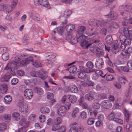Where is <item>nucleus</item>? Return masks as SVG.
Returning <instances> with one entry per match:
<instances>
[{
	"mask_svg": "<svg viewBox=\"0 0 132 132\" xmlns=\"http://www.w3.org/2000/svg\"><path fill=\"white\" fill-rule=\"evenodd\" d=\"M96 96L95 92L91 91L87 94H86L85 96V99L89 101H90L93 100Z\"/></svg>",
	"mask_w": 132,
	"mask_h": 132,
	"instance_id": "obj_11",
	"label": "nucleus"
},
{
	"mask_svg": "<svg viewBox=\"0 0 132 132\" xmlns=\"http://www.w3.org/2000/svg\"><path fill=\"white\" fill-rule=\"evenodd\" d=\"M86 65L88 68L90 69H92L94 66L93 63L91 61H88L86 63Z\"/></svg>",
	"mask_w": 132,
	"mask_h": 132,
	"instance_id": "obj_43",
	"label": "nucleus"
},
{
	"mask_svg": "<svg viewBox=\"0 0 132 132\" xmlns=\"http://www.w3.org/2000/svg\"><path fill=\"white\" fill-rule=\"evenodd\" d=\"M95 71V70L93 69L92 70H90V69H89L87 68H86L85 69H84V71L83 72L84 73H89L90 72H94Z\"/></svg>",
	"mask_w": 132,
	"mask_h": 132,
	"instance_id": "obj_56",
	"label": "nucleus"
},
{
	"mask_svg": "<svg viewBox=\"0 0 132 132\" xmlns=\"http://www.w3.org/2000/svg\"><path fill=\"white\" fill-rule=\"evenodd\" d=\"M65 36V39L68 40H70L72 38L71 34H66Z\"/></svg>",
	"mask_w": 132,
	"mask_h": 132,
	"instance_id": "obj_53",
	"label": "nucleus"
},
{
	"mask_svg": "<svg viewBox=\"0 0 132 132\" xmlns=\"http://www.w3.org/2000/svg\"><path fill=\"white\" fill-rule=\"evenodd\" d=\"M66 107L65 106H61L57 110V113L60 116H63L66 114L65 111Z\"/></svg>",
	"mask_w": 132,
	"mask_h": 132,
	"instance_id": "obj_13",
	"label": "nucleus"
},
{
	"mask_svg": "<svg viewBox=\"0 0 132 132\" xmlns=\"http://www.w3.org/2000/svg\"><path fill=\"white\" fill-rule=\"evenodd\" d=\"M7 128L6 124L5 123H0V130L3 131L6 130Z\"/></svg>",
	"mask_w": 132,
	"mask_h": 132,
	"instance_id": "obj_37",
	"label": "nucleus"
},
{
	"mask_svg": "<svg viewBox=\"0 0 132 132\" xmlns=\"http://www.w3.org/2000/svg\"><path fill=\"white\" fill-rule=\"evenodd\" d=\"M101 106L105 109H109L111 106V103L110 100H104L101 103Z\"/></svg>",
	"mask_w": 132,
	"mask_h": 132,
	"instance_id": "obj_14",
	"label": "nucleus"
},
{
	"mask_svg": "<svg viewBox=\"0 0 132 132\" xmlns=\"http://www.w3.org/2000/svg\"><path fill=\"white\" fill-rule=\"evenodd\" d=\"M46 60L47 61V63L48 66L49 67H51L54 64L53 61H54V60H50L48 58Z\"/></svg>",
	"mask_w": 132,
	"mask_h": 132,
	"instance_id": "obj_47",
	"label": "nucleus"
},
{
	"mask_svg": "<svg viewBox=\"0 0 132 132\" xmlns=\"http://www.w3.org/2000/svg\"><path fill=\"white\" fill-rule=\"evenodd\" d=\"M80 116L82 118L84 119L87 118V114L86 112L85 111H83L81 112Z\"/></svg>",
	"mask_w": 132,
	"mask_h": 132,
	"instance_id": "obj_49",
	"label": "nucleus"
},
{
	"mask_svg": "<svg viewBox=\"0 0 132 132\" xmlns=\"http://www.w3.org/2000/svg\"><path fill=\"white\" fill-rule=\"evenodd\" d=\"M126 46H127L124 43H121V44L120 45L119 49L121 51H124L125 50H124V49L125 48Z\"/></svg>",
	"mask_w": 132,
	"mask_h": 132,
	"instance_id": "obj_54",
	"label": "nucleus"
},
{
	"mask_svg": "<svg viewBox=\"0 0 132 132\" xmlns=\"http://www.w3.org/2000/svg\"><path fill=\"white\" fill-rule=\"evenodd\" d=\"M96 51L97 52L96 54V56H101L104 55V53L102 51L99 49H97Z\"/></svg>",
	"mask_w": 132,
	"mask_h": 132,
	"instance_id": "obj_44",
	"label": "nucleus"
},
{
	"mask_svg": "<svg viewBox=\"0 0 132 132\" xmlns=\"http://www.w3.org/2000/svg\"><path fill=\"white\" fill-rule=\"evenodd\" d=\"M99 42L100 40L98 39L95 40L93 39L90 40L88 42L85 40V41L81 43L80 45L82 47H85L86 48H87L88 47L92 44L94 43H98Z\"/></svg>",
	"mask_w": 132,
	"mask_h": 132,
	"instance_id": "obj_8",
	"label": "nucleus"
},
{
	"mask_svg": "<svg viewBox=\"0 0 132 132\" xmlns=\"http://www.w3.org/2000/svg\"><path fill=\"white\" fill-rule=\"evenodd\" d=\"M65 127L64 126H62L60 128H59L57 132H65Z\"/></svg>",
	"mask_w": 132,
	"mask_h": 132,
	"instance_id": "obj_58",
	"label": "nucleus"
},
{
	"mask_svg": "<svg viewBox=\"0 0 132 132\" xmlns=\"http://www.w3.org/2000/svg\"><path fill=\"white\" fill-rule=\"evenodd\" d=\"M33 59L32 56H30L27 58L26 60H23L21 62V63L23 65H25L28 64L29 63V61L32 62Z\"/></svg>",
	"mask_w": 132,
	"mask_h": 132,
	"instance_id": "obj_26",
	"label": "nucleus"
},
{
	"mask_svg": "<svg viewBox=\"0 0 132 132\" xmlns=\"http://www.w3.org/2000/svg\"><path fill=\"white\" fill-rule=\"evenodd\" d=\"M77 123L75 122L71 124L72 127L68 132H77L76 127L77 126Z\"/></svg>",
	"mask_w": 132,
	"mask_h": 132,
	"instance_id": "obj_34",
	"label": "nucleus"
},
{
	"mask_svg": "<svg viewBox=\"0 0 132 132\" xmlns=\"http://www.w3.org/2000/svg\"><path fill=\"white\" fill-rule=\"evenodd\" d=\"M132 32V26H130L128 28L126 27L122 28L119 30V33H131Z\"/></svg>",
	"mask_w": 132,
	"mask_h": 132,
	"instance_id": "obj_20",
	"label": "nucleus"
},
{
	"mask_svg": "<svg viewBox=\"0 0 132 132\" xmlns=\"http://www.w3.org/2000/svg\"><path fill=\"white\" fill-rule=\"evenodd\" d=\"M24 95L27 99H31L32 98L33 95L32 90L29 89H27L24 90Z\"/></svg>",
	"mask_w": 132,
	"mask_h": 132,
	"instance_id": "obj_10",
	"label": "nucleus"
},
{
	"mask_svg": "<svg viewBox=\"0 0 132 132\" xmlns=\"http://www.w3.org/2000/svg\"><path fill=\"white\" fill-rule=\"evenodd\" d=\"M36 116L35 114H31L28 117V119L30 121H33L36 117Z\"/></svg>",
	"mask_w": 132,
	"mask_h": 132,
	"instance_id": "obj_60",
	"label": "nucleus"
},
{
	"mask_svg": "<svg viewBox=\"0 0 132 132\" xmlns=\"http://www.w3.org/2000/svg\"><path fill=\"white\" fill-rule=\"evenodd\" d=\"M67 98L69 99L70 102L73 103H75L77 101V98L75 95H69L67 96Z\"/></svg>",
	"mask_w": 132,
	"mask_h": 132,
	"instance_id": "obj_24",
	"label": "nucleus"
},
{
	"mask_svg": "<svg viewBox=\"0 0 132 132\" xmlns=\"http://www.w3.org/2000/svg\"><path fill=\"white\" fill-rule=\"evenodd\" d=\"M68 70L69 71L70 73H73L77 70V67L75 65H73V67H70L68 69H67L66 70Z\"/></svg>",
	"mask_w": 132,
	"mask_h": 132,
	"instance_id": "obj_38",
	"label": "nucleus"
},
{
	"mask_svg": "<svg viewBox=\"0 0 132 132\" xmlns=\"http://www.w3.org/2000/svg\"><path fill=\"white\" fill-rule=\"evenodd\" d=\"M40 112L43 113H48L50 111V109L47 107H42L40 109Z\"/></svg>",
	"mask_w": 132,
	"mask_h": 132,
	"instance_id": "obj_36",
	"label": "nucleus"
},
{
	"mask_svg": "<svg viewBox=\"0 0 132 132\" xmlns=\"http://www.w3.org/2000/svg\"><path fill=\"white\" fill-rule=\"evenodd\" d=\"M12 115L15 120L16 121L20 119V115L18 113H13Z\"/></svg>",
	"mask_w": 132,
	"mask_h": 132,
	"instance_id": "obj_41",
	"label": "nucleus"
},
{
	"mask_svg": "<svg viewBox=\"0 0 132 132\" xmlns=\"http://www.w3.org/2000/svg\"><path fill=\"white\" fill-rule=\"evenodd\" d=\"M103 60L101 58H99L96 60L95 64V67L98 69H100L103 67Z\"/></svg>",
	"mask_w": 132,
	"mask_h": 132,
	"instance_id": "obj_16",
	"label": "nucleus"
},
{
	"mask_svg": "<svg viewBox=\"0 0 132 132\" xmlns=\"http://www.w3.org/2000/svg\"><path fill=\"white\" fill-rule=\"evenodd\" d=\"M124 35H120L119 37L120 39L121 43H123V42L127 39L126 35L129 36V37H130V34H123Z\"/></svg>",
	"mask_w": 132,
	"mask_h": 132,
	"instance_id": "obj_29",
	"label": "nucleus"
},
{
	"mask_svg": "<svg viewBox=\"0 0 132 132\" xmlns=\"http://www.w3.org/2000/svg\"><path fill=\"white\" fill-rule=\"evenodd\" d=\"M50 55H47V58H48V59L50 60H54V59L56 57L55 54L54 53H49Z\"/></svg>",
	"mask_w": 132,
	"mask_h": 132,
	"instance_id": "obj_48",
	"label": "nucleus"
},
{
	"mask_svg": "<svg viewBox=\"0 0 132 132\" xmlns=\"http://www.w3.org/2000/svg\"><path fill=\"white\" fill-rule=\"evenodd\" d=\"M115 113L113 112H112L108 116V119L110 121H114V119L116 118L115 117Z\"/></svg>",
	"mask_w": 132,
	"mask_h": 132,
	"instance_id": "obj_32",
	"label": "nucleus"
},
{
	"mask_svg": "<svg viewBox=\"0 0 132 132\" xmlns=\"http://www.w3.org/2000/svg\"><path fill=\"white\" fill-rule=\"evenodd\" d=\"M18 2L17 0H13L11 3V5L1 4L0 9L6 14H8L15 8Z\"/></svg>",
	"mask_w": 132,
	"mask_h": 132,
	"instance_id": "obj_3",
	"label": "nucleus"
},
{
	"mask_svg": "<svg viewBox=\"0 0 132 132\" xmlns=\"http://www.w3.org/2000/svg\"><path fill=\"white\" fill-rule=\"evenodd\" d=\"M27 128L23 126L19 130L18 132H27Z\"/></svg>",
	"mask_w": 132,
	"mask_h": 132,
	"instance_id": "obj_64",
	"label": "nucleus"
},
{
	"mask_svg": "<svg viewBox=\"0 0 132 132\" xmlns=\"http://www.w3.org/2000/svg\"><path fill=\"white\" fill-rule=\"evenodd\" d=\"M86 30L85 26H82L79 27L78 28L77 32H83Z\"/></svg>",
	"mask_w": 132,
	"mask_h": 132,
	"instance_id": "obj_42",
	"label": "nucleus"
},
{
	"mask_svg": "<svg viewBox=\"0 0 132 132\" xmlns=\"http://www.w3.org/2000/svg\"><path fill=\"white\" fill-rule=\"evenodd\" d=\"M78 77L85 81H87L89 80L90 78L89 77L88 75H86L83 72H79L78 74Z\"/></svg>",
	"mask_w": 132,
	"mask_h": 132,
	"instance_id": "obj_18",
	"label": "nucleus"
},
{
	"mask_svg": "<svg viewBox=\"0 0 132 132\" xmlns=\"http://www.w3.org/2000/svg\"><path fill=\"white\" fill-rule=\"evenodd\" d=\"M110 25L111 27L115 28H117L119 27V25L117 23L115 22L112 23Z\"/></svg>",
	"mask_w": 132,
	"mask_h": 132,
	"instance_id": "obj_59",
	"label": "nucleus"
},
{
	"mask_svg": "<svg viewBox=\"0 0 132 132\" xmlns=\"http://www.w3.org/2000/svg\"><path fill=\"white\" fill-rule=\"evenodd\" d=\"M119 11L122 18L125 19L122 22L123 26H127L129 23L128 20L126 18L132 15V5L130 3L125 4L119 7Z\"/></svg>",
	"mask_w": 132,
	"mask_h": 132,
	"instance_id": "obj_2",
	"label": "nucleus"
},
{
	"mask_svg": "<svg viewBox=\"0 0 132 132\" xmlns=\"http://www.w3.org/2000/svg\"><path fill=\"white\" fill-rule=\"evenodd\" d=\"M34 4L36 6L41 5L48 9L51 8L49 3L47 0H34Z\"/></svg>",
	"mask_w": 132,
	"mask_h": 132,
	"instance_id": "obj_6",
	"label": "nucleus"
},
{
	"mask_svg": "<svg viewBox=\"0 0 132 132\" xmlns=\"http://www.w3.org/2000/svg\"><path fill=\"white\" fill-rule=\"evenodd\" d=\"M121 54L125 57L128 58L129 57L131 53H132V47H129L127 50L121 51Z\"/></svg>",
	"mask_w": 132,
	"mask_h": 132,
	"instance_id": "obj_12",
	"label": "nucleus"
},
{
	"mask_svg": "<svg viewBox=\"0 0 132 132\" xmlns=\"http://www.w3.org/2000/svg\"><path fill=\"white\" fill-rule=\"evenodd\" d=\"M2 57L4 60L6 61L9 58V55L8 53H4L2 55Z\"/></svg>",
	"mask_w": 132,
	"mask_h": 132,
	"instance_id": "obj_45",
	"label": "nucleus"
},
{
	"mask_svg": "<svg viewBox=\"0 0 132 132\" xmlns=\"http://www.w3.org/2000/svg\"><path fill=\"white\" fill-rule=\"evenodd\" d=\"M58 125H59L56 123L54 124L52 126L51 128L52 130L53 131H55L58 130L59 128V127Z\"/></svg>",
	"mask_w": 132,
	"mask_h": 132,
	"instance_id": "obj_50",
	"label": "nucleus"
},
{
	"mask_svg": "<svg viewBox=\"0 0 132 132\" xmlns=\"http://www.w3.org/2000/svg\"><path fill=\"white\" fill-rule=\"evenodd\" d=\"M12 100V97L9 95H6L4 97V102L6 104H9Z\"/></svg>",
	"mask_w": 132,
	"mask_h": 132,
	"instance_id": "obj_30",
	"label": "nucleus"
},
{
	"mask_svg": "<svg viewBox=\"0 0 132 132\" xmlns=\"http://www.w3.org/2000/svg\"><path fill=\"white\" fill-rule=\"evenodd\" d=\"M63 27H58L55 28L53 30L54 33H61L63 32Z\"/></svg>",
	"mask_w": 132,
	"mask_h": 132,
	"instance_id": "obj_31",
	"label": "nucleus"
},
{
	"mask_svg": "<svg viewBox=\"0 0 132 132\" xmlns=\"http://www.w3.org/2000/svg\"><path fill=\"white\" fill-rule=\"evenodd\" d=\"M105 40L108 44L111 45L113 43L111 35H108L105 38Z\"/></svg>",
	"mask_w": 132,
	"mask_h": 132,
	"instance_id": "obj_27",
	"label": "nucleus"
},
{
	"mask_svg": "<svg viewBox=\"0 0 132 132\" xmlns=\"http://www.w3.org/2000/svg\"><path fill=\"white\" fill-rule=\"evenodd\" d=\"M112 52L116 54L119 52L118 46V45H113V46L111 50Z\"/></svg>",
	"mask_w": 132,
	"mask_h": 132,
	"instance_id": "obj_39",
	"label": "nucleus"
},
{
	"mask_svg": "<svg viewBox=\"0 0 132 132\" xmlns=\"http://www.w3.org/2000/svg\"><path fill=\"white\" fill-rule=\"evenodd\" d=\"M17 106L19 108V110L21 113L26 114L28 112V106L25 103L19 102L17 103Z\"/></svg>",
	"mask_w": 132,
	"mask_h": 132,
	"instance_id": "obj_5",
	"label": "nucleus"
},
{
	"mask_svg": "<svg viewBox=\"0 0 132 132\" xmlns=\"http://www.w3.org/2000/svg\"><path fill=\"white\" fill-rule=\"evenodd\" d=\"M92 107L94 109H98L100 108L99 104L97 103H94L92 104Z\"/></svg>",
	"mask_w": 132,
	"mask_h": 132,
	"instance_id": "obj_52",
	"label": "nucleus"
},
{
	"mask_svg": "<svg viewBox=\"0 0 132 132\" xmlns=\"http://www.w3.org/2000/svg\"><path fill=\"white\" fill-rule=\"evenodd\" d=\"M18 79L16 78H13L11 81L12 84V85H15L18 82Z\"/></svg>",
	"mask_w": 132,
	"mask_h": 132,
	"instance_id": "obj_61",
	"label": "nucleus"
},
{
	"mask_svg": "<svg viewBox=\"0 0 132 132\" xmlns=\"http://www.w3.org/2000/svg\"><path fill=\"white\" fill-rule=\"evenodd\" d=\"M18 64V62L15 61H12L9 63L6 66L5 69L8 70L9 69H12L13 68L14 69L17 68V66Z\"/></svg>",
	"mask_w": 132,
	"mask_h": 132,
	"instance_id": "obj_9",
	"label": "nucleus"
},
{
	"mask_svg": "<svg viewBox=\"0 0 132 132\" xmlns=\"http://www.w3.org/2000/svg\"><path fill=\"white\" fill-rule=\"evenodd\" d=\"M37 75L38 77L43 80L46 79L48 76L46 74L41 72H38L37 73Z\"/></svg>",
	"mask_w": 132,
	"mask_h": 132,
	"instance_id": "obj_33",
	"label": "nucleus"
},
{
	"mask_svg": "<svg viewBox=\"0 0 132 132\" xmlns=\"http://www.w3.org/2000/svg\"><path fill=\"white\" fill-rule=\"evenodd\" d=\"M118 14L116 13L111 11L110 13L108 15H104L102 19H100L99 20L92 19L89 21V25L94 27L93 28H89L87 32L92 33H98L97 31L99 26H103L105 23H107L111 19L115 20L118 18Z\"/></svg>",
	"mask_w": 132,
	"mask_h": 132,
	"instance_id": "obj_1",
	"label": "nucleus"
},
{
	"mask_svg": "<svg viewBox=\"0 0 132 132\" xmlns=\"http://www.w3.org/2000/svg\"><path fill=\"white\" fill-rule=\"evenodd\" d=\"M82 34H77L76 36V39H73V43H75L78 42L81 43L86 40V39H91L94 37L93 36L95 35V34H87V36Z\"/></svg>",
	"mask_w": 132,
	"mask_h": 132,
	"instance_id": "obj_4",
	"label": "nucleus"
},
{
	"mask_svg": "<svg viewBox=\"0 0 132 132\" xmlns=\"http://www.w3.org/2000/svg\"><path fill=\"white\" fill-rule=\"evenodd\" d=\"M127 38L125 41L123 42L127 46H128V45H130L131 43L130 40L129 39V38Z\"/></svg>",
	"mask_w": 132,
	"mask_h": 132,
	"instance_id": "obj_51",
	"label": "nucleus"
},
{
	"mask_svg": "<svg viewBox=\"0 0 132 132\" xmlns=\"http://www.w3.org/2000/svg\"><path fill=\"white\" fill-rule=\"evenodd\" d=\"M116 105L119 106H121L123 104V100L120 98H119L116 100Z\"/></svg>",
	"mask_w": 132,
	"mask_h": 132,
	"instance_id": "obj_40",
	"label": "nucleus"
},
{
	"mask_svg": "<svg viewBox=\"0 0 132 132\" xmlns=\"http://www.w3.org/2000/svg\"><path fill=\"white\" fill-rule=\"evenodd\" d=\"M8 89L7 85L6 84L3 83L0 85V92L2 94L6 93Z\"/></svg>",
	"mask_w": 132,
	"mask_h": 132,
	"instance_id": "obj_19",
	"label": "nucleus"
},
{
	"mask_svg": "<svg viewBox=\"0 0 132 132\" xmlns=\"http://www.w3.org/2000/svg\"><path fill=\"white\" fill-rule=\"evenodd\" d=\"M28 13L30 17L35 21L38 22L42 20L38 14L35 11H30Z\"/></svg>",
	"mask_w": 132,
	"mask_h": 132,
	"instance_id": "obj_7",
	"label": "nucleus"
},
{
	"mask_svg": "<svg viewBox=\"0 0 132 132\" xmlns=\"http://www.w3.org/2000/svg\"><path fill=\"white\" fill-rule=\"evenodd\" d=\"M17 74L18 75L22 76L24 75V72L22 70H19L17 72Z\"/></svg>",
	"mask_w": 132,
	"mask_h": 132,
	"instance_id": "obj_62",
	"label": "nucleus"
},
{
	"mask_svg": "<svg viewBox=\"0 0 132 132\" xmlns=\"http://www.w3.org/2000/svg\"><path fill=\"white\" fill-rule=\"evenodd\" d=\"M60 16L64 17L65 18H68L71 14V11L68 10H65L62 11L60 13Z\"/></svg>",
	"mask_w": 132,
	"mask_h": 132,
	"instance_id": "obj_17",
	"label": "nucleus"
},
{
	"mask_svg": "<svg viewBox=\"0 0 132 132\" xmlns=\"http://www.w3.org/2000/svg\"><path fill=\"white\" fill-rule=\"evenodd\" d=\"M124 115L125 116V118L126 120V121L128 122L129 121V118L130 114L128 112L127 110L125 109L124 111Z\"/></svg>",
	"mask_w": 132,
	"mask_h": 132,
	"instance_id": "obj_28",
	"label": "nucleus"
},
{
	"mask_svg": "<svg viewBox=\"0 0 132 132\" xmlns=\"http://www.w3.org/2000/svg\"><path fill=\"white\" fill-rule=\"evenodd\" d=\"M19 124L21 126L25 127L26 128H28L29 126V122L28 121H26V118H23L20 121Z\"/></svg>",
	"mask_w": 132,
	"mask_h": 132,
	"instance_id": "obj_21",
	"label": "nucleus"
},
{
	"mask_svg": "<svg viewBox=\"0 0 132 132\" xmlns=\"http://www.w3.org/2000/svg\"><path fill=\"white\" fill-rule=\"evenodd\" d=\"M116 123H119V124L122 125L123 123V122L122 120L121 119H120L117 118H116L114 119V121Z\"/></svg>",
	"mask_w": 132,
	"mask_h": 132,
	"instance_id": "obj_55",
	"label": "nucleus"
},
{
	"mask_svg": "<svg viewBox=\"0 0 132 132\" xmlns=\"http://www.w3.org/2000/svg\"><path fill=\"white\" fill-rule=\"evenodd\" d=\"M65 28L66 30L68 32H71L75 29V26L73 24H70L67 25Z\"/></svg>",
	"mask_w": 132,
	"mask_h": 132,
	"instance_id": "obj_23",
	"label": "nucleus"
},
{
	"mask_svg": "<svg viewBox=\"0 0 132 132\" xmlns=\"http://www.w3.org/2000/svg\"><path fill=\"white\" fill-rule=\"evenodd\" d=\"M47 98L49 100V102L51 105H52L55 102L56 100L54 99V94L51 93L47 92Z\"/></svg>",
	"mask_w": 132,
	"mask_h": 132,
	"instance_id": "obj_15",
	"label": "nucleus"
},
{
	"mask_svg": "<svg viewBox=\"0 0 132 132\" xmlns=\"http://www.w3.org/2000/svg\"><path fill=\"white\" fill-rule=\"evenodd\" d=\"M33 89L35 93H37L39 95H42L44 94V92L41 88L35 87L33 88Z\"/></svg>",
	"mask_w": 132,
	"mask_h": 132,
	"instance_id": "obj_22",
	"label": "nucleus"
},
{
	"mask_svg": "<svg viewBox=\"0 0 132 132\" xmlns=\"http://www.w3.org/2000/svg\"><path fill=\"white\" fill-rule=\"evenodd\" d=\"M45 117L44 115H41L39 117V119L40 122H43L45 120Z\"/></svg>",
	"mask_w": 132,
	"mask_h": 132,
	"instance_id": "obj_57",
	"label": "nucleus"
},
{
	"mask_svg": "<svg viewBox=\"0 0 132 132\" xmlns=\"http://www.w3.org/2000/svg\"><path fill=\"white\" fill-rule=\"evenodd\" d=\"M69 89L73 93H76L78 91V88L75 85H72L68 87Z\"/></svg>",
	"mask_w": 132,
	"mask_h": 132,
	"instance_id": "obj_25",
	"label": "nucleus"
},
{
	"mask_svg": "<svg viewBox=\"0 0 132 132\" xmlns=\"http://www.w3.org/2000/svg\"><path fill=\"white\" fill-rule=\"evenodd\" d=\"M32 64L35 67H38L41 66V63L37 62H32Z\"/></svg>",
	"mask_w": 132,
	"mask_h": 132,
	"instance_id": "obj_63",
	"label": "nucleus"
},
{
	"mask_svg": "<svg viewBox=\"0 0 132 132\" xmlns=\"http://www.w3.org/2000/svg\"><path fill=\"white\" fill-rule=\"evenodd\" d=\"M11 77V75L6 74L2 78V81L3 82H7Z\"/></svg>",
	"mask_w": 132,
	"mask_h": 132,
	"instance_id": "obj_35",
	"label": "nucleus"
},
{
	"mask_svg": "<svg viewBox=\"0 0 132 132\" xmlns=\"http://www.w3.org/2000/svg\"><path fill=\"white\" fill-rule=\"evenodd\" d=\"M94 119L92 118H90L88 119L87 121V124L89 125H91L94 122Z\"/></svg>",
	"mask_w": 132,
	"mask_h": 132,
	"instance_id": "obj_46",
	"label": "nucleus"
}]
</instances>
